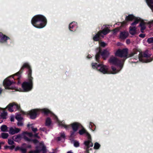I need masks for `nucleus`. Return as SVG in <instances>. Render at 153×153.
Masks as SVG:
<instances>
[{
	"mask_svg": "<svg viewBox=\"0 0 153 153\" xmlns=\"http://www.w3.org/2000/svg\"><path fill=\"white\" fill-rule=\"evenodd\" d=\"M147 42L149 44L153 43V37L148 38L147 40Z\"/></svg>",
	"mask_w": 153,
	"mask_h": 153,
	"instance_id": "nucleus-36",
	"label": "nucleus"
},
{
	"mask_svg": "<svg viewBox=\"0 0 153 153\" xmlns=\"http://www.w3.org/2000/svg\"><path fill=\"white\" fill-rule=\"evenodd\" d=\"M2 91V89L1 88H0V94L1 93Z\"/></svg>",
	"mask_w": 153,
	"mask_h": 153,
	"instance_id": "nucleus-58",
	"label": "nucleus"
},
{
	"mask_svg": "<svg viewBox=\"0 0 153 153\" xmlns=\"http://www.w3.org/2000/svg\"><path fill=\"white\" fill-rule=\"evenodd\" d=\"M145 35L143 34H141L139 35L140 37H142V38H144L145 37Z\"/></svg>",
	"mask_w": 153,
	"mask_h": 153,
	"instance_id": "nucleus-45",
	"label": "nucleus"
},
{
	"mask_svg": "<svg viewBox=\"0 0 153 153\" xmlns=\"http://www.w3.org/2000/svg\"><path fill=\"white\" fill-rule=\"evenodd\" d=\"M109 63L111 65H119L120 62V61L116 57L113 56H111L109 60Z\"/></svg>",
	"mask_w": 153,
	"mask_h": 153,
	"instance_id": "nucleus-13",
	"label": "nucleus"
},
{
	"mask_svg": "<svg viewBox=\"0 0 153 153\" xmlns=\"http://www.w3.org/2000/svg\"><path fill=\"white\" fill-rule=\"evenodd\" d=\"M0 37L1 38L0 42L2 43L5 42L7 40L9 39L8 37L4 35H3L1 33H0Z\"/></svg>",
	"mask_w": 153,
	"mask_h": 153,
	"instance_id": "nucleus-21",
	"label": "nucleus"
},
{
	"mask_svg": "<svg viewBox=\"0 0 153 153\" xmlns=\"http://www.w3.org/2000/svg\"><path fill=\"white\" fill-rule=\"evenodd\" d=\"M125 23H126V22H123V24H125Z\"/></svg>",
	"mask_w": 153,
	"mask_h": 153,
	"instance_id": "nucleus-61",
	"label": "nucleus"
},
{
	"mask_svg": "<svg viewBox=\"0 0 153 153\" xmlns=\"http://www.w3.org/2000/svg\"><path fill=\"white\" fill-rule=\"evenodd\" d=\"M119 30V28H117L114 30V32L115 33V32H117Z\"/></svg>",
	"mask_w": 153,
	"mask_h": 153,
	"instance_id": "nucleus-49",
	"label": "nucleus"
},
{
	"mask_svg": "<svg viewBox=\"0 0 153 153\" xmlns=\"http://www.w3.org/2000/svg\"><path fill=\"white\" fill-rule=\"evenodd\" d=\"M21 113H22V114H26L28 113L25 112H23V111H21Z\"/></svg>",
	"mask_w": 153,
	"mask_h": 153,
	"instance_id": "nucleus-50",
	"label": "nucleus"
},
{
	"mask_svg": "<svg viewBox=\"0 0 153 153\" xmlns=\"http://www.w3.org/2000/svg\"><path fill=\"white\" fill-rule=\"evenodd\" d=\"M126 42L127 44H129L130 42V40L128 39H127L126 41Z\"/></svg>",
	"mask_w": 153,
	"mask_h": 153,
	"instance_id": "nucleus-47",
	"label": "nucleus"
},
{
	"mask_svg": "<svg viewBox=\"0 0 153 153\" xmlns=\"http://www.w3.org/2000/svg\"><path fill=\"white\" fill-rule=\"evenodd\" d=\"M101 37H103V36L100 33V31L98 33L93 37V39L95 41H97L100 39Z\"/></svg>",
	"mask_w": 153,
	"mask_h": 153,
	"instance_id": "nucleus-20",
	"label": "nucleus"
},
{
	"mask_svg": "<svg viewBox=\"0 0 153 153\" xmlns=\"http://www.w3.org/2000/svg\"><path fill=\"white\" fill-rule=\"evenodd\" d=\"M20 73L19 72H17L16 74L14 75L15 76H16L17 78L19 79L20 77Z\"/></svg>",
	"mask_w": 153,
	"mask_h": 153,
	"instance_id": "nucleus-41",
	"label": "nucleus"
},
{
	"mask_svg": "<svg viewBox=\"0 0 153 153\" xmlns=\"http://www.w3.org/2000/svg\"><path fill=\"white\" fill-rule=\"evenodd\" d=\"M2 119V118L1 117L0 118V123H1L3 122Z\"/></svg>",
	"mask_w": 153,
	"mask_h": 153,
	"instance_id": "nucleus-53",
	"label": "nucleus"
},
{
	"mask_svg": "<svg viewBox=\"0 0 153 153\" xmlns=\"http://www.w3.org/2000/svg\"><path fill=\"white\" fill-rule=\"evenodd\" d=\"M38 136V134H35L34 135V136L35 137H37L38 138H39V137Z\"/></svg>",
	"mask_w": 153,
	"mask_h": 153,
	"instance_id": "nucleus-51",
	"label": "nucleus"
},
{
	"mask_svg": "<svg viewBox=\"0 0 153 153\" xmlns=\"http://www.w3.org/2000/svg\"><path fill=\"white\" fill-rule=\"evenodd\" d=\"M97 63H93L92 64V67L93 68H96L97 69Z\"/></svg>",
	"mask_w": 153,
	"mask_h": 153,
	"instance_id": "nucleus-40",
	"label": "nucleus"
},
{
	"mask_svg": "<svg viewBox=\"0 0 153 153\" xmlns=\"http://www.w3.org/2000/svg\"><path fill=\"white\" fill-rule=\"evenodd\" d=\"M41 111L45 114H47L50 113V111L49 110L46 108L42 109H36L32 110L29 111V113L30 118L32 119L35 118L36 116L39 114V112Z\"/></svg>",
	"mask_w": 153,
	"mask_h": 153,
	"instance_id": "nucleus-5",
	"label": "nucleus"
},
{
	"mask_svg": "<svg viewBox=\"0 0 153 153\" xmlns=\"http://www.w3.org/2000/svg\"><path fill=\"white\" fill-rule=\"evenodd\" d=\"M22 152L25 153L26 152V149L23 148L22 147H21L20 150Z\"/></svg>",
	"mask_w": 153,
	"mask_h": 153,
	"instance_id": "nucleus-43",
	"label": "nucleus"
},
{
	"mask_svg": "<svg viewBox=\"0 0 153 153\" xmlns=\"http://www.w3.org/2000/svg\"><path fill=\"white\" fill-rule=\"evenodd\" d=\"M12 106H13V107L14 110L15 109V110L17 109L19 110L20 107L17 104L15 103H12Z\"/></svg>",
	"mask_w": 153,
	"mask_h": 153,
	"instance_id": "nucleus-28",
	"label": "nucleus"
},
{
	"mask_svg": "<svg viewBox=\"0 0 153 153\" xmlns=\"http://www.w3.org/2000/svg\"><path fill=\"white\" fill-rule=\"evenodd\" d=\"M77 27V23L75 22H72L69 25V29L71 31H74Z\"/></svg>",
	"mask_w": 153,
	"mask_h": 153,
	"instance_id": "nucleus-18",
	"label": "nucleus"
},
{
	"mask_svg": "<svg viewBox=\"0 0 153 153\" xmlns=\"http://www.w3.org/2000/svg\"><path fill=\"white\" fill-rule=\"evenodd\" d=\"M8 143L9 144L11 145H13L14 143L13 141L12 140L10 139L8 140Z\"/></svg>",
	"mask_w": 153,
	"mask_h": 153,
	"instance_id": "nucleus-39",
	"label": "nucleus"
},
{
	"mask_svg": "<svg viewBox=\"0 0 153 153\" xmlns=\"http://www.w3.org/2000/svg\"><path fill=\"white\" fill-rule=\"evenodd\" d=\"M3 84L6 89L17 90L16 87L13 86L12 82L9 80L8 78H6L4 80Z\"/></svg>",
	"mask_w": 153,
	"mask_h": 153,
	"instance_id": "nucleus-10",
	"label": "nucleus"
},
{
	"mask_svg": "<svg viewBox=\"0 0 153 153\" xmlns=\"http://www.w3.org/2000/svg\"><path fill=\"white\" fill-rule=\"evenodd\" d=\"M138 20L139 19H137L131 24V26L129 27V33L131 34L134 35L136 33V28L135 25L138 23Z\"/></svg>",
	"mask_w": 153,
	"mask_h": 153,
	"instance_id": "nucleus-11",
	"label": "nucleus"
},
{
	"mask_svg": "<svg viewBox=\"0 0 153 153\" xmlns=\"http://www.w3.org/2000/svg\"><path fill=\"white\" fill-rule=\"evenodd\" d=\"M9 148L10 149H13L14 148V146H10L9 147Z\"/></svg>",
	"mask_w": 153,
	"mask_h": 153,
	"instance_id": "nucleus-48",
	"label": "nucleus"
},
{
	"mask_svg": "<svg viewBox=\"0 0 153 153\" xmlns=\"http://www.w3.org/2000/svg\"><path fill=\"white\" fill-rule=\"evenodd\" d=\"M137 51L135 49L131 53L128 55V49H124L122 50H118L115 53V54L116 56H117L120 57H126V58H127L132 57L134 54H137Z\"/></svg>",
	"mask_w": 153,
	"mask_h": 153,
	"instance_id": "nucleus-3",
	"label": "nucleus"
},
{
	"mask_svg": "<svg viewBox=\"0 0 153 153\" xmlns=\"http://www.w3.org/2000/svg\"><path fill=\"white\" fill-rule=\"evenodd\" d=\"M25 145V144H23V146L24 147V146H24V145Z\"/></svg>",
	"mask_w": 153,
	"mask_h": 153,
	"instance_id": "nucleus-62",
	"label": "nucleus"
},
{
	"mask_svg": "<svg viewBox=\"0 0 153 153\" xmlns=\"http://www.w3.org/2000/svg\"><path fill=\"white\" fill-rule=\"evenodd\" d=\"M40 129L41 130H42L43 131H44V128H40Z\"/></svg>",
	"mask_w": 153,
	"mask_h": 153,
	"instance_id": "nucleus-55",
	"label": "nucleus"
},
{
	"mask_svg": "<svg viewBox=\"0 0 153 153\" xmlns=\"http://www.w3.org/2000/svg\"><path fill=\"white\" fill-rule=\"evenodd\" d=\"M51 123V119L49 118H47L46 121V125L47 126H49L50 125Z\"/></svg>",
	"mask_w": 153,
	"mask_h": 153,
	"instance_id": "nucleus-32",
	"label": "nucleus"
},
{
	"mask_svg": "<svg viewBox=\"0 0 153 153\" xmlns=\"http://www.w3.org/2000/svg\"><path fill=\"white\" fill-rule=\"evenodd\" d=\"M11 121H13V119H12V118H11Z\"/></svg>",
	"mask_w": 153,
	"mask_h": 153,
	"instance_id": "nucleus-60",
	"label": "nucleus"
},
{
	"mask_svg": "<svg viewBox=\"0 0 153 153\" xmlns=\"http://www.w3.org/2000/svg\"><path fill=\"white\" fill-rule=\"evenodd\" d=\"M146 1L148 5L153 12V0H146Z\"/></svg>",
	"mask_w": 153,
	"mask_h": 153,
	"instance_id": "nucleus-23",
	"label": "nucleus"
},
{
	"mask_svg": "<svg viewBox=\"0 0 153 153\" xmlns=\"http://www.w3.org/2000/svg\"><path fill=\"white\" fill-rule=\"evenodd\" d=\"M1 131L3 132H6L7 131V126L5 125L2 126L0 128Z\"/></svg>",
	"mask_w": 153,
	"mask_h": 153,
	"instance_id": "nucleus-26",
	"label": "nucleus"
},
{
	"mask_svg": "<svg viewBox=\"0 0 153 153\" xmlns=\"http://www.w3.org/2000/svg\"><path fill=\"white\" fill-rule=\"evenodd\" d=\"M7 113L6 112L4 111L1 113V117L3 119H4L6 118V117L7 115Z\"/></svg>",
	"mask_w": 153,
	"mask_h": 153,
	"instance_id": "nucleus-31",
	"label": "nucleus"
},
{
	"mask_svg": "<svg viewBox=\"0 0 153 153\" xmlns=\"http://www.w3.org/2000/svg\"><path fill=\"white\" fill-rule=\"evenodd\" d=\"M80 128H81V129L79 130V134L80 135H82L84 134H85L88 136V141H86L84 142L85 145L87 148H88L90 147H92L93 146V144L91 143V137L90 135L86 131L82 126V127H80Z\"/></svg>",
	"mask_w": 153,
	"mask_h": 153,
	"instance_id": "nucleus-7",
	"label": "nucleus"
},
{
	"mask_svg": "<svg viewBox=\"0 0 153 153\" xmlns=\"http://www.w3.org/2000/svg\"><path fill=\"white\" fill-rule=\"evenodd\" d=\"M12 103L9 104L7 106L8 110L10 112H13L14 111V109L13 107Z\"/></svg>",
	"mask_w": 153,
	"mask_h": 153,
	"instance_id": "nucleus-29",
	"label": "nucleus"
},
{
	"mask_svg": "<svg viewBox=\"0 0 153 153\" xmlns=\"http://www.w3.org/2000/svg\"><path fill=\"white\" fill-rule=\"evenodd\" d=\"M96 52L97 53L95 56V59L97 62H99V59L100 57V54H101L104 59H105L110 54L109 52L107 50H105L102 52H101L100 48H99L97 49Z\"/></svg>",
	"mask_w": 153,
	"mask_h": 153,
	"instance_id": "nucleus-6",
	"label": "nucleus"
},
{
	"mask_svg": "<svg viewBox=\"0 0 153 153\" xmlns=\"http://www.w3.org/2000/svg\"><path fill=\"white\" fill-rule=\"evenodd\" d=\"M71 125L73 131L71 132V136L73 137L77 134L78 133L76 131L78 129L82 127V126L79 123L76 122L73 123Z\"/></svg>",
	"mask_w": 153,
	"mask_h": 153,
	"instance_id": "nucleus-9",
	"label": "nucleus"
},
{
	"mask_svg": "<svg viewBox=\"0 0 153 153\" xmlns=\"http://www.w3.org/2000/svg\"><path fill=\"white\" fill-rule=\"evenodd\" d=\"M53 117L54 119L56 120V121L58 123L59 126H61V127H64L66 129H68L70 127V125H66L63 121L61 122L58 119L57 117L55 115H53Z\"/></svg>",
	"mask_w": 153,
	"mask_h": 153,
	"instance_id": "nucleus-15",
	"label": "nucleus"
},
{
	"mask_svg": "<svg viewBox=\"0 0 153 153\" xmlns=\"http://www.w3.org/2000/svg\"><path fill=\"white\" fill-rule=\"evenodd\" d=\"M73 143L74 144V146L76 147H79V142L76 140L74 141Z\"/></svg>",
	"mask_w": 153,
	"mask_h": 153,
	"instance_id": "nucleus-33",
	"label": "nucleus"
},
{
	"mask_svg": "<svg viewBox=\"0 0 153 153\" xmlns=\"http://www.w3.org/2000/svg\"><path fill=\"white\" fill-rule=\"evenodd\" d=\"M33 143L35 144L36 143H37L38 142V141L36 140V139L33 140Z\"/></svg>",
	"mask_w": 153,
	"mask_h": 153,
	"instance_id": "nucleus-46",
	"label": "nucleus"
},
{
	"mask_svg": "<svg viewBox=\"0 0 153 153\" xmlns=\"http://www.w3.org/2000/svg\"><path fill=\"white\" fill-rule=\"evenodd\" d=\"M89 127L90 128H92V125L91 124V123L90 124V126H89Z\"/></svg>",
	"mask_w": 153,
	"mask_h": 153,
	"instance_id": "nucleus-54",
	"label": "nucleus"
},
{
	"mask_svg": "<svg viewBox=\"0 0 153 153\" xmlns=\"http://www.w3.org/2000/svg\"><path fill=\"white\" fill-rule=\"evenodd\" d=\"M111 68L112 71H108V67L106 66L103 65H97V69L104 74H114L118 73L119 71L117 70L115 68L113 67H112Z\"/></svg>",
	"mask_w": 153,
	"mask_h": 153,
	"instance_id": "nucleus-4",
	"label": "nucleus"
},
{
	"mask_svg": "<svg viewBox=\"0 0 153 153\" xmlns=\"http://www.w3.org/2000/svg\"><path fill=\"white\" fill-rule=\"evenodd\" d=\"M21 120L18 121V122L17 123V125L19 126H22L23 125V123Z\"/></svg>",
	"mask_w": 153,
	"mask_h": 153,
	"instance_id": "nucleus-42",
	"label": "nucleus"
},
{
	"mask_svg": "<svg viewBox=\"0 0 153 153\" xmlns=\"http://www.w3.org/2000/svg\"><path fill=\"white\" fill-rule=\"evenodd\" d=\"M100 146V145L97 143H96L94 145V148L95 149H98Z\"/></svg>",
	"mask_w": 153,
	"mask_h": 153,
	"instance_id": "nucleus-35",
	"label": "nucleus"
},
{
	"mask_svg": "<svg viewBox=\"0 0 153 153\" xmlns=\"http://www.w3.org/2000/svg\"><path fill=\"white\" fill-rule=\"evenodd\" d=\"M22 134H19L16 136H14L13 137V139L16 142H19L21 140L22 138Z\"/></svg>",
	"mask_w": 153,
	"mask_h": 153,
	"instance_id": "nucleus-22",
	"label": "nucleus"
},
{
	"mask_svg": "<svg viewBox=\"0 0 153 153\" xmlns=\"http://www.w3.org/2000/svg\"><path fill=\"white\" fill-rule=\"evenodd\" d=\"M31 126L32 130L34 131V132H36L37 131V129L36 128H34L33 126H32V125L30 124H28L27 125V126L28 127H30V126Z\"/></svg>",
	"mask_w": 153,
	"mask_h": 153,
	"instance_id": "nucleus-34",
	"label": "nucleus"
},
{
	"mask_svg": "<svg viewBox=\"0 0 153 153\" xmlns=\"http://www.w3.org/2000/svg\"><path fill=\"white\" fill-rule=\"evenodd\" d=\"M31 146L30 145H29L27 146V147L28 148H31Z\"/></svg>",
	"mask_w": 153,
	"mask_h": 153,
	"instance_id": "nucleus-57",
	"label": "nucleus"
},
{
	"mask_svg": "<svg viewBox=\"0 0 153 153\" xmlns=\"http://www.w3.org/2000/svg\"><path fill=\"white\" fill-rule=\"evenodd\" d=\"M153 23V20L151 22H149V23Z\"/></svg>",
	"mask_w": 153,
	"mask_h": 153,
	"instance_id": "nucleus-59",
	"label": "nucleus"
},
{
	"mask_svg": "<svg viewBox=\"0 0 153 153\" xmlns=\"http://www.w3.org/2000/svg\"><path fill=\"white\" fill-rule=\"evenodd\" d=\"M145 24L146 23L142 21L141 22L139 25V26L141 27V31L142 33L143 32V30L146 28Z\"/></svg>",
	"mask_w": 153,
	"mask_h": 153,
	"instance_id": "nucleus-24",
	"label": "nucleus"
},
{
	"mask_svg": "<svg viewBox=\"0 0 153 153\" xmlns=\"http://www.w3.org/2000/svg\"><path fill=\"white\" fill-rule=\"evenodd\" d=\"M46 19L45 17L41 15L34 16L32 19L31 23L35 27L42 28L44 27L46 24Z\"/></svg>",
	"mask_w": 153,
	"mask_h": 153,
	"instance_id": "nucleus-2",
	"label": "nucleus"
},
{
	"mask_svg": "<svg viewBox=\"0 0 153 153\" xmlns=\"http://www.w3.org/2000/svg\"><path fill=\"white\" fill-rule=\"evenodd\" d=\"M9 136V134L7 133H2L1 134V137L3 139H6Z\"/></svg>",
	"mask_w": 153,
	"mask_h": 153,
	"instance_id": "nucleus-30",
	"label": "nucleus"
},
{
	"mask_svg": "<svg viewBox=\"0 0 153 153\" xmlns=\"http://www.w3.org/2000/svg\"><path fill=\"white\" fill-rule=\"evenodd\" d=\"M22 136L26 141H31L30 138L33 136V134L31 133L24 132L22 134Z\"/></svg>",
	"mask_w": 153,
	"mask_h": 153,
	"instance_id": "nucleus-14",
	"label": "nucleus"
},
{
	"mask_svg": "<svg viewBox=\"0 0 153 153\" xmlns=\"http://www.w3.org/2000/svg\"><path fill=\"white\" fill-rule=\"evenodd\" d=\"M16 118L18 121L21 120L22 119V118L19 114L16 116Z\"/></svg>",
	"mask_w": 153,
	"mask_h": 153,
	"instance_id": "nucleus-38",
	"label": "nucleus"
},
{
	"mask_svg": "<svg viewBox=\"0 0 153 153\" xmlns=\"http://www.w3.org/2000/svg\"><path fill=\"white\" fill-rule=\"evenodd\" d=\"M109 32V30L108 28H106L103 29L102 31H100V33L102 35L103 34L104 35L107 34Z\"/></svg>",
	"mask_w": 153,
	"mask_h": 153,
	"instance_id": "nucleus-25",
	"label": "nucleus"
},
{
	"mask_svg": "<svg viewBox=\"0 0 153 153\" xmlns=\"http://www.w3.org/2000/svg\"><path fill=\"white\" fill-rule=\"evenodd\" d=\"M20 131L21 129L20 128H16L15 127H12L9 128V132L10 134L13 135L19 132Z\"/></svg>",
	"mask_w": 153,
	"mask_h": 153,
	"instance_id": "nucleus-16",
	"label": "nucleus"
},
{
	"mask_svg": "<svg viewBox=\"0 0 153 153\" xmlns=\"http://www.w3.org/2000/svg\"><path fill=\"white\" fill-rule=\"evenodd\" d=\"M119 44H120V43H118V45H120Z\"/></svg>",
	"mask_w": 153,
	"mask_h": 153,
	"instance_id": "nucleus-63",
	"label": "nucleus"
},
{
	"mask_svg": "<svg viewBox=\"0 0 153 153\" xmlns=\"http://www.w3.org/2000/svg\"><path fill=\"white\" fill-rule=\"evenodd\" d=\"M20 149H21V147H16L15 148V150L16 151H17L18 150H20Z\"/></svg>",
	"mask_w": 153,
	"mask_h": 153,
	"instance_id": "nucleus-44",
	"label": "nucleus"
},
{
	"mask_svg": "<svg viewBox=\"0 0 153 153\" xmlns=\"http://www.w3.org/2000/svg\"><path fill=\"white\" fill-rule=\"evenodd\" d=\"M128 35V32H122L120 34V38L121 39H123L127 37Z\"/></svg>",
	"mask_w": 153,
	"mask_h": 153,
	"instance_id": "nucleus-19",
	"label": "nucleus"
},
{
	"mask_svg": "<svg viewBox=\"0 0 153 153\" xmlns=\"http://www.w3.org/2000/svg\"><path fill=\"white\" fill-rule=\"evenodd\" d=\"M67 153H73L71 151H69V152H68Z\"/></svg>",
	"mask_w": 153,
	"mask_h": 153,
	"instance_id": "nucleus-56",
	"label": "nucleus"
},
{
	"mask_svg": "<svg viewBox=\"0 0 153 153\" xmlns=\"http://www.w3.org/2000/svg\"><path fill=\"white\" fill-rule=\"evenodd\" d=\"M25 68H27L28 70L27 73L29 82H24L22 84V86L24 91H27L30 90L32 88L33 78L31 77L32 71L30 65L28 63H24L21 68V70H23Z\"/></svg>",
	"mask_w": 153,
	"mask_h": 153,
	"instance_id": "nucleus-1",
	"label": "nucleus"
},
{
	"mask_svg": "<svg viewBox=\"0 0 153 153\" xmlns=\"http://www.w3.org/2000/svg\"><path fill=\"white\" fill-rule=\"evenodd\" d=\"M1 137V135H0V137Z\"/></svg>",
	"mask_w": 153,
	"mask_h": 153,
	"instance_id": "nucleus-64",
	"label": "nucleus"
},
{
	"mask_svg": "<svg viewBox=\"0 0 153 153\" xmlns=\"http://www.w3.org/2000/svg\"><path fill=\"white\" fill-rule=\"evenodd\" d=\"M60 134V136L58 137L57 138L58 141L61 140L62 139H64L65 137V134L64 132H61Z\"/></svg>",
	"mask_w": 153,
	"mask_h": 153,
	"instance_id": "nucleus-27",
	"label": "nucleus"
},
{
	"mask_svg": "<svg viewBox=\"0 0 153 153\" xmlns=\"http://www.w3.org/2000/svg\"><path fill=\"white\" fill-rule=\"evenodd\" d=\"M100 45L102 47H104L107 44L103 42H99Z\"/></svg>",
	"mask_w": 153,
	"mask_h": 153,
	"instance_id": "nucleus-37",
	"label": "nucleus"
},
{
	"mask_svg": "<svg viewBox=\"0 0 153 153\" xmlns=\"http://www.w3.org/2000/svg\"><path fill=\"white\" fill-rule=\"evenodd\" d=\"M151 55L148 53V51L146 50L145 52L140 53L139 56V60L143 62H151L153 60L152 59H145L144 58L150 57Z\"/></svg>",
	"mask_w": 153,
	"mask_h": 153,
	"instance_id": "nucleus-8",
	"label": "nucleus"
},
{
	"mask_svg": "<svg viewBox=\"0 0 153 153\" xmlns=\"http://www.w3.org/2000/svg\"><path fill=\"white\" fill-rule=\"evenodd\" d=\"M91 57V56L90 55H89L87 56V58H90Z\"/></svg>",
	"mask_w": 153,
	"mask_h": 153,
	"instance_id": "nucleus-52",
	"label": "nucleus"
},
{
	"mask_svg": "<svg viewBox=\"0 0 153 153\" xmlns=\"http://www.w3.org/2000/svg\"><path fill=\"white\" fill-rule=\"evenodd\" d=\"M137 19H139L138 22L140 21V18H136L132 15H129L126 17V20L127 21H131L134 20V21H135V20H136Z\"/></svg>",
	"mask_w": 153,
	"mask_h": 153,
	"instance_id": "nucleus-17",
	"label": "nucleus"
},
{
	"mask_svg": "<svg viewBox=\"0 0 153 153\" xmlns=\"http://www.w3.org/2000/svg\"><path fill=\"white\" fill-rule=\"evenodd\" d=\"M45 149V147L42 142L40 143L39 146L36 147V149L34 151H30L29 153H39L41 151H44Z\"/></svg>",
	"mask_w": 153,
	"mask_h": 153,
	"instance_id": "nucleus-12",
	"label": "nucleus"
}]
</instances>
